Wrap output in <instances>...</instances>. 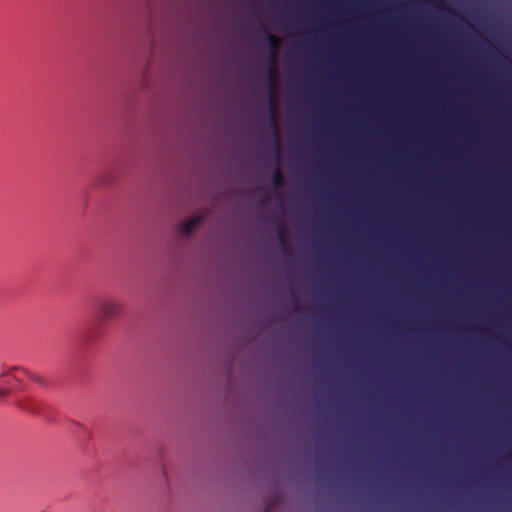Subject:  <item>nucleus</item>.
<instances>
[{
  "instance_id": "nucleus-9",
  "label": "nucleus",
  "mask_w": 512,
  "mask_h": 512,
  "mask_svg": "<svg viewBox=\"0 0 512 512\" xmlns=\"http://www.w3.org/2000/svg\"><path fill=\"white\" fill-rule=\"evenodd\" d=\"M102 335V329L101 327L93 328L91 331H87L84 335L86 341L88 342H94L98 340Z\"/></svg>"
},
{
  "instance_id": "nucleus-10",
  "label": "nucleus",
  "mask_w": 512,
  "mask_h": 512,
  "mask_svg": "<svg viewBox=\"0 0 512 512\" xmlns=\"http://www.w3.org/2000/svg\"><path fill=\"white\" fill-rule=\"evenodd\" d=\"M273 184L275 187H281L284 184V177L278 164L273 172Z\"/></svg>"
},
{
  "instance_id": "nucleus-11",
  "label": "nucleus",
  "mask_w": 512,
  "mask_h": 512,
  "mask_svg": "<svg viewBox=\"0 0 512 512\" xmlns=\"http://www.w3.org/2000/svg\"><path fill=\"white\" fill-rule=\"evenodd\" d=\"M284 232H285L284 227H280V228L278 229V234H279L280 240H281V242H282V251H283L284 253H288V252H289V249H288V247H287L286 243L284 242V238H283V237H284Z\"/></svg>"
},
{
  "instance_id": "nucleus-4",
  "label": "nucleus",
  "mask_w": 512,
  "mask_h": 512,
  "mask_svg": "<svg viewBox=\"0 0 512 512\" xmlns=\"http://www.w3.org/2000/svg\"><path fill=\"white\" fill-rule=\"evenodd\" d=\"M121 304L114 299H101L97 302V320L100 325L105 324L120 315Z\"/></svg>"
},
{
  "instance_id": "nucleus-5",
  "label": "nucleus",
  "mask_w": 512,
  "mask_h": 512,
  "mask_svg": "<svg viewBox=\"0 0 512 512\" xmlns=\"http://www.w3.org/2000/svg\"><path fill=\"white\" fill-rule=\"evenodd\" d=\"M18 366H11L0 372V398L6 397L17 387L20 377Z\"/></svg>"
},
{
  "instance_id": "nucleus-1",
  "label": "nucleus",
  "mask_w": 512,
  "mask_h": 512,
  "mask_svg": "<svg viewBox=\"0 0 512 512\" xmlns=\"http://www.w3.org/2000/svg\"><path fill=\"white\" fill-rule=\"evenodd\" d=\"M504 289H512V8L508 2L504 43Z\"/></svg>"
},
{
  "instance_id": "nucleus-8",
  "label": "nucleus",
  "mask_w": 512,
  "mask_h": 512,
  "mask_svg": "<svg viewBox=\"0 0 512 512\" xmlns=\"http://www.w3.org/2000/svg\"><path fill=\"white\" fill-rule=\"evenodd\" d=\"M18 369L19 370H18L17 374L19 375L20 378L22 376H25V377L31 379L34 382H37V383H40V384L44 383V380H43V378L40 375L34 374V373L30 372L29 370H27L25 368H22V367H18Z\"/></svg>"
},
{
  "instance_id": "nucleus-3",
  "label": "nucleus",
  "mask_w": 512,
  "mask_h": 512,
  "mask_svg": "<svg viewBox=\"0 0 512 512\" xmlns=\"http://www.w3.org/2000/svg\"><path fill=\"white\" fill-rule=\"evenodd\" d=\"M263 35L266 38L269 48V69L267 73L268 79V87L270 91L269 102H270V111H269V128L270 133L273 138L274 146L276 149V153L278 154V146H279V131L276 123L275 112H274V95L277 90V73H276V53L279 48V39L268 33L267 30L263 29Z\"/></svg>"
},
{
  "instance_id": "nucleus-6",
  "label": "nucleus",
  "mask_w": 512,
  "mask_h": 512,
  "mask_svg": "<svg viewBox=\"0 0 512 512\" xmlns=\"http://www.w3.org/2000/svg\"><path fill=\"white\" fill-rule=\"evenodd\" d=\"M18 406L35 415H42L44 413V405L33 399H24L18 402Z\"/></svg>"
},
{
  "instance_id": "nucleus-7",
  "label": "nucleus",
  "mask_w": 512,
  "mask_h": 512,
  "mask_svg": "<svg viewBox=\"0 0 512 512\" xmlns=\"http://www.w3.org/2000/svg\"><path fill=\"white\" fill-rule=\"evenodd\" d=\"M203 221L204 217L202 215H196L181 224L180 232L185 236H189Z\"/></svg>"
},
{
  "instance_id": "nucleus-2",
  "label": "nucleus",
  "mask_w": 512,
  "mask_h": 512,
  "mask_svg": "<svg viewBox=\"0 0 512 512\" xmlns=\"http://www.w3.org/2000/svg\"><path fill=\"white\" fill-rule=\"evenodd\" d=\"M504 505L512 512V359H504Z\"/></svg>"
}]
</instances>
